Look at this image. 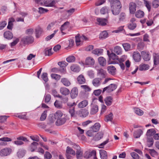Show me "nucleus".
I'll list each match as a JSON object with an SVG mask.
<instances>
[{"label":"nucleus","instance_id":"nucleus-32","mask_svg":"<svg viewBox=\"0 0 159 159\" xmlns=\"http://www.w3.org/2000/svg\"><path fill=\"white\" fill-rule=\"evenodd\" d=\"M101 80L100 78H96L94 79L92 81L93 85L95 87H98L101 84Z\"/></svg>","mask_w":159,"mask_h":159},{"label":"nucleus","instance_id":"nucleus-24","mask_svg":"<svg viewBox=\"0 0 159 159\" xmlns=\"http://www.w3.org/2000/svg\"><path fill=\"white\" fill-rule=\"evenodd\" d=\"M141 54L145 61H147L150 60V57L148 52H146L145 51H143L141 52Z\"/></svg>","mask_w":159,"mask_h":159},{"label":"nucleus","instance_id":"nucleus-15","mask_svg":"<svg viewBox=\"0 0 159 159\" xmlns=\"http://www.w3.org/2000/svg\"><path fill=\"white\" fill-rule=\"evenodd\" d=\"M136 4L134 3L131 2L130 3L129 10L130 13L132 14H134L136 11Z\"/></svg>","mask_w":159,"mask_h":159},{"label":"nucleus","instance_id":"nucleus-30","mask_svg":"<svg viewBox=\"0 0 159 159\" xmlns=\"http://www.w3.org/2000/svg\"><path fill=\"white\" fill-rule=\"evenodd\" d=\"M60 92L63 95H68L70 92V90L65 87H61L60 89Z\"/></svg>","mask_w":159,"mask_h":159},{"label":"nucleus","instance_id":"nucleus-42","mask_svg":"<svg viewBox=\"0 0 159 159\" xmlns=\"http://www.w3.org/2000/svg\"><path fill=\"white\" fill-rule=\"evenodd\" d=\"M66 152L68 154H71L74 156H75V151L69 146L67 147Z\"/></svg>","mask_w":159,"mask_h":159},{"label":"nucleus","instance_id":"nucleus-36","mask_svg":"<svg viewBox=\"0 0 159 159\" xmlns=\"http://www.w3.org/2000/svg\"><path fill=\"white\" fill-rule=\"evenodd\" d=\"M153 56L154 65H157L159 64V54L154 53Z\"/></svg>","mask_w":159,"mask_h":159},{"label":"nucleus","instance_id":"nucleus-20","mask_svg":"<svg viewBox=\"0 0 159 159\" xmlns=\"http://www.w3.org/2000/svg\"><path fill=\"white\" fill-rule=\"evenodd\" d=\"M78 90L76 88H74L71 90L70 93L71 97L73 99L75 98L78 95Z\"/></svg>","mask_w":159,"mask_h":159},{"label":"nucleus","instance_id":"nucleus-3","mask_svg":"<svg viewBox=\"0 0 159 159\" xmlns=\"http://www.w3.org/2000/svg\"><path fill=\"white\" fill-rule=\"evenodd\" d=\"M117 87V85L114 84H111L109 86L104 88L102 92L103 93L105 91H106L107 93H111L116 89Z\"/></svg>","mask_w":159,"mask_h":159},{"label":"nucleus","instance_id":"nucleus-62","mask_svg":"<svg viewBox=\"0 0 159 159\" xmlns=\"http://www.w3.org/2000/svg\"><path fill=\"white\" fill-rule=\"evenodd\" d=\"M81 88L85 91H89L91 89L87 85H82L80 86Z\"/></svg>","mask_w":159,"mask_h":159},{"label":"nucleus","instance_id":"nucleus-49","mask_svg":"<svg viewBox=\"0 0 159 159\" xmlns=\"http://www.w3.org/2000/svg\"><path fill=\"white\" fill-rule=\"evenodd\" d=\"M64 115L62 112L60 111H57L55 114V116L56 119H58L59 118L62 117Z\"/></svg>","mask_w":159,"mask_h":159},{"label":"nucleus","instance_id":"nucleus-29","mask_svg":"<svg viewBox=\"0 0 159 159\" xmlns=\"http://www.w3.org/2000/svg\"><path fill=\"white\" fill-rule=\"evenodd\" d=\"M3 35L4 37L8 39H11L13 37L12 34L9 31L5 32L4 33Z\"/></svg>","mask_w":159,"mask_h":159},{"label":"nucleus","instance_id":"nucleus-28","mask_svg":"<svg viewBox=\"0 0 159 159\" xmlns=\"http://www.w3.org/2000/svg\"><path fill=\"white\" fill-rule=\"evenodd\" d=\"M98 63L99 64L102 66H105L106 64V60L103 57H98Z\"/></svg>","mask_w":159,"mask_h":159},{"label":"nucleus","instance_id":"nucleus-31","mask_svg":"<svg viewBox=\"0 0 159 159\" xmlns=\"http://www.w3.org/2000/svg\"><path fill=\"white\" fill-rule=\"evenodd\" d=\"M61 82L66 86H69L71 84L70 81L67 79L65 78H62L61 80Z\"/></svg>","mask_w":159,"mask_h":159},{"label":"nucleus","instance_id":"nucleus-64","mask_svg":"<svg viewBox=\"0 0 159 159\" xmlns=\"http://www.w3.org/2000/svg\"><path fill=\"white\" fill-rule=\"evenodd\" d=\"M152 4L154 8H157L159 6V1L157 0H154L153 1Z\"/></svg>","mask_w":159,"mask_h":159},{"label":"nucleus","instance_id":"nucleus-23","mask_svg":"<svg viewBox=\"0 0 159 159\" xmlns=\"http://www.w3.org/2000/svg\"><path fill=\"white\" fill-rule=\"evenodd\" d=\"M100 157L101 159H107V154L106 151L104 150H100L99 151Z\"/></svg>","mask_w":159,"mask_h":159},{"label":"nucleus","instance_id":"nucleus-19","mask_svg":"<svg viewBox=\"0 0 159 159\" xmlns=\"http://www.w3.org/2000/svg\"><path fill=\"white\" fill-rule=\"evenodd\" d=\"M104 101L107 106H110L112 103L113 98L111 96H107L104 99Z\"/></svg>","mask_w":159,"mask_h":159},{"label":"nucleus","instance_id":"nucleus-43","mask_svg":"<svg viewBox=\"0 0 159 159\" xmlns=\"http://www.w3.org/2000/svg\"><path fill=\"white\" fill-rule=\"evenodd\" d=\"M156 133V131L154 129H150L147 130L146 135L148 136H153Z\"/></svg>","mask_w":159,"mask_h":159},{"label":"nucleus","instance_id":"nucleus-40","mask_svg":"<svg viewBox=\"0 0 159 159\" xmlns=\"http://www.w3.org/2000/svg\"><path fill=\"white\" fill-rule=\"evenodd\" d=\"M103 50L102 49H96L93 50L92 52L93 53L98 56L101 55L103 53Z\"/></svg>","mask_w":159,"mask_h":159},{"label":"nucleus","instance_id":"nucleus-55","mask_svg":"<svg viewBox=\"0 0 159 159\" xmlns=\"http://www.w3.org/2000/svg\"><path fill=\"white\" fill-rule=\"evenodd\" d=\"M144 46L145 44L143 42H141L138 43L137 48L139 50L141 51L143 49Z\"/></svg>","mask_w":159,"mask_h":159},{"label":"nucleus","instance_id":"nucleus-39","mask_svg":"<svg viewBox=\"0 0 159 159\" xmlns=\"http://www.w3.org/2000/svg\"><path fill=\"white\" fill-rule=\"evenodd\" d=\"M88 104V102L87 100H85L80 102L78 105L79 108H83L86 107Z\"/></svg>","mask_w":159,"mask_h":159},{"label":"nucleus","instance_id":"nucleus-10","mask_svg":"<svg viewBox=\"0 0 159 159\" xmlns=\"http://www.w3.org/2000/svg\"><path fill=\"white\" fill-rule=\"evenodd\" d=\"M107 73L106 71L102 68L97 70V75L102 78H105L107 76Z\"/></svg>","mask_w":159,"mask_h":159},{"label":"nucleus","instance_id":"nucleus-8","mask_svg":"<svg viewBox=\"0 0 159 159\" xmlns=\"http://www.w3.org/2000/svg\"><path fill=\"white\" fill-rule=\"evenodd\" d=\"M11 152V149L9 148H3L0 151V156L3 157L9 155Z\"/></svg>","mask_w":159,"mask_h":159},{"label":"nucleus","instance_id":"nucleus-54","mask_svg":"<svg viewBox=\"0 0 159 159\" xmlns=\"http://www.w3.org/2000/svg\"><path fill=\"white\" fill-rule=\"evenodd\" d=\"M51 76L52 79L57 81L59 80L61 78V76L60 75L55 74H52L51 75Z\"/></svg>","mask_w":159,"mask_h":159},{"label":"nucleus","instance_id":"nucleus-35","mask_svg":"<svg viewBox=\"0 0 159 159\" xmlns=\"http://www.w3.org/2000/svg\"><path fill=\"white\" fill-rule=\"evenodd\" d=\"M38 144V143L35 142H34L31 144L30 146V148L31 152L34 151L37 148V146Z\"/></svg>","mask_w":159,"mask_h":159},{"label":"nucleus","instance_id":"nucleus-25","mask_svg":"<svg viewBox=\"0 0 159 159\" xmlns=\"http://www.w3.org/2000/svg\"><path fill=\"white\" fill-rule=\"evenodd\" d=\"M107 69L109 73L113 75L115 74L116 69L114 66H108Z\"/></svg>","mask_w":159,"mask_h":159},{"label":"nucleus","instance_id":"nucleus-45","mask_svg":"<svg viewBox=\"0 0 159 159\" xmlns=\"http://www.w3.org/2000/svg\"><path fill=\"white\" fill-rule=\"evenodd\" d=\"M103 136V134L101 132L97 133L94 137V139L95 141H98L101 139Z\"/></svg>","mask_w":159,"mask_h":159},{"label":"nucleus","instance_id":"nucleus-60","mask_svg":"<svg viewBox=\"0 0 159 159\" xmlns=\"http://www.w3.org/2000/svg\"><path fill=\"white\" fill-rule=\"evenodd\" d=\"M45 53L46 55L49 56L52 54V48H47L45 50Z\"/></svg>","mask_w":159,"mask_h":159},{"label":"nucleus","instance_id":"nucleus-48","mask_svg":"<svg viewBox=\"0 0 159 159\" xmlns=\"http://www.w3.org/2000/svg\"><path fill=\"white\" fill-rule=\"evenodd\" d=\"M122 45L124 49L126 51H128L130 50L131 46L129 43H124L122 44Z\"/></svg>","mask_w":159,"mask_h":159},{"label":"nucleus","instance_id":"nucleus-38","mask_svg":"<svg viewBox=\"0 0 159 159\" xmlns=\"http://www.w3.org/2000/svg\"><path fill=\"white\" fill-rule=\"evenodd\" d=\"M149 66L148 65L143 64L139 65V69L140 70L143 71L148 70L149 69Z\"/></svg>","mask_w":159,"mask_h":159},{"label":"nucleus","instance_id":"nucleus-50","mask_svg":"<svg viewBox=\"0 0 159 159\" xmlns=\"http://www.w3.org/2000/svg\"><path fill=\"white\" fill-rule=\"evenodd\" d=\"M134 109L135 113L139 116H142L143 114V111L138 108H135Z\"/></svg>","mask_w":159,"mask_h":159},{"label":"nucleus","instance_id":"nucleus-5","mask_svg":"<svg viewBox=\"0 0 159 159\" xmlns=\"http://www.w3.org/2000/svg\"><path fill=\"white\" fill-rule=\"evenodd\" d=\"M75 43L77 46H78L82 43L84 40H86L87 39L84 35L80 36L79 34L75 36Z\"/></svg>","mask_w":159,"mask_h":159},{"label":"nucleus","instance_id":"nucleus-18","mask_svg":"<svg viewBox=\"0 0 159 159\" xmlns=\"http://www.w3.org/2000/svg\"><path fill=\"white\" fill-rule=\"evenodd\" d=\"M98 110V107L96 104H92L90 113L92 115L94 114L97 113Z\"/></svg>","mask_w":159,"mask_h":159},{"label":"nucleus","instance_id":"nucleus-26","mask_svg":"<svg viewBox=\"0 0 159 159\" xmlns=\"http://www.w3.org/2000/svg\"><path fill=\"white\" fill-rule=\"evenodd\" d=\"M113 51L115 53L118 55L121 54L122 52L121 48L118 46H116L114 47Z\"/></svg>","mask_w":159,"mask_h":159},{"label":"nucleus","instance_id":"nucleus-13","mask_svg":"<svg viewBox=\"0 0 159 159\" xmlns=\"http://www.w3.org/2000/svg\"><path fill=\"white\" fill-rule=\"evenodd\" d=\"M95 63V61L93 58L90 57L86 58L85 61V64L86 65L93 66Z\"/></svg>","mask_w":159,"mask_h":159},{"label":"nucleus","instance_id":"nucleus-47","mask_svg":"<svg viewBox=\"0 0 159 159\" xmlns=\"http://www.w3.org/2000/svg\"><path fill=\"white\" fill-rule=\"evenodd\" d=\"M144 3L147 8L149 12L150 11L151 9V3L150 2L146 0H143Z\"/></svg>","mask_w":159,"mask_h":159},{"label":"nucleus","instance_id":"nucleus-17","mask_svg":"<svg viewBox=\"0 0 159 159\" xmlns=\"http://www.w3.org/2000/svg\"><path fill=\"white\" fill-rule=\"evenodd\" d=\"M77 80L78 83L80 84H84L86 82L85 79L82 75H80L78 77Z\"/></svg>","mask_w":159,"mask_h":159},{"label":"nucleus","instance_id":"nucleus-22","mask_svg":"<svg viewBox=\"0 0 159 159\" xmlns=\"http://www.w3.org/2000/svg\"><path fill=\"white\" fill-rule=\"evenodd\" d=\"M143 131L141 129H139L135 131L133 133V136L135 138H139L142 134Z\"/></svg>","mask_w":159,"mask_h":159},{"label":"nucleus","instance_id":"nucleus-11","mask_svg":"<svg viewBox=\"0 0 159 159\" xmlns=\"http://www.w3.org/2000/svg\"><path fill=\"white\" fill-rule=\"evenodd\" d=\"M74 147L77 150L76 151L77 158L78 159H80L83 155V152L80 149V148L77 145H75Z\"/></svg>","mask_w":159,"mask_h":159},{"label":"nucleus","instance_id":"nucleus-7","mask_svg":"<svg viewBox=\"0 0 159 159\" xmlns=\"http://www.w3.org/2000/svg\"><path fill=\"white\" fill-rule=\"evenodd\" d=\"M135 18H132L131 19L129 23L127 25V27L129 29L133 30L136 28L137 24L135 22Z\"/></svg>","mask_w":159,"mask_h":159},{"label":"nucleus","instance_id":"nucleus-12","mask_svg":"<svg viewBox=\"0 0 159 159\" xmlns=\"http://www.w3.org/2000/svg\"><path fill=\"white\" fill-rule=\"evenodd\" d=\"M12 139L7 137H4L0 138V141H1L0 142V145L1 146H5L7 145V142H11Z\"/></svg>","mask_w":159,"mask_h":159},{"label":"nucleus","instance_id":"nucleus-4","mask_svg":"<svg viewBox=\"0 0 159 159\" xmlns=\"http://www.w3.org/2000/svg\"><path fill=\"white\" fill-rule=\"evenodd\" d=\"M41 4L47 7H55V2L53 0H42Z\"/></svg>","mask_w":159,"mask_h":159},{"label":"nucleus","instance_id":"nucleus-33","mask_svg":"<svg viewBox=\"0 0 159 159\" xmlns=\"http://www.w3.org/2000/svg\"><path fill=\"white\" fill-rule=\"evenodd\" d=\"M100 126L101 125L99 123H96L92 127H91V128L94 132H97L99 130Z\"/></svg>","mask_w":159,"mask_h":159},{"label":"nucleus","instance_id":"nucleus-27","mask_svg":"<svg viewBox=\"0 0 159 159\" xmlns=\"http://www.w3.org/2000/svg\"><path fill=\"white\" fill-rule=\"evenodd\" d=\"M97 20L98 23V24L101 25H105L107 24V20L105 18H98Z\"/></svg>","mask_w":159,"mask_h":159},{"label":"nucleus","instance_id":"nucleus-58","mask_svg":"<svg viewBox=\"0 0 159 159\" xmlns=\"http://www.w3.org/2000/svg\"><path fill=\"white\" fill-rule=\"evenodd\" d=\"M39 12L40 14H44L48 11V10L43 7H40L39 8Z\"/></svg>","mask_w":159,"mask_h":159},{"label":"nucleus","instance_id":"nucleus-41","mask_svg":"<svg viewBox=\"0 0 159 159\" xmlns=\"http://www.w3.org/2000/svg\"><path fill=\"white\" fill-rule=\"evenodd\" d=\"M110 11L109 8L107 7H104L101 9L100 13L101 14H104L106 13L108 14Z\"/></svg>","mask_w":159,"mask_h":159},{"label":"nucleus","instance_id":"nucleus-56","mask_svg":"<svg viewBox=\"0 0 159 159\" xmlns=\"http://www.w3.org/2000/svg\"><path fill=\"white\" fill-rule=\"evenodd\" d=\"M47 111L46 110L44 111L42 113L40 118V120L41 121L44 120L46 119L47 115Z\"/></svg>","mask_w":159,"mask_h":159},{"label":"nucleus","instance_id":"nucleus-2","mask_svg":"<svg viewBox=\"0 0 159 159\" xmlns=\"http://www.w3.org/2000/svg\"><path fill=\"white\" fill-rule=\"evenodd\" d=\"M16 139L17 140L14 141L13 143L14 144L17 146H20L24 144V143L22 141L24 142L29 141L26 138L22 136L18 137Z\"/></svg>","mask_w":159,"mask_h":159},{"label":"nucleus","instance_id":"nucleus-16","mask_svg":"<svg viewBox=\"0 0 159 159\" xmlns=\"http://www.w3.org/2000/svg\"><path fill=\"white\" fill-rule=\"evenodd\" d=\"M133 57L134 60L136 62H139L141 60V55L138 52H134L133 53Z\"/></svg>","mask_w":159,"mask_h":159},{"label":"nucleus","instance_id":"nucleus-59","mask_svg":"<svg viewBox=\"0 0 159 159\" xmlns=\"http://www.w3.org/2000/svg\"><path fill=\"white\" fill-rule=\"evenodd\" d=\"M148 151L151 155L153 157H155L157 155V152L153 149H149Z\"/></svg>","mask_w":159,"mask_h":159},{"label":"nucleus","instance_id":"nucleus-6","mask_svg":"<svg viewBox=\"0 0 159 159\" xmlns=\"http://www.w3.org/2000/svg\"><path fill=\"white\" fill-rule=\"evenodd\" d=\"M34 41L33 38L31 36H26L23 37L21 42L24 44H28L32 43Z\"/></svg>","mask_w":159,"mask_h":159},{"label":"nucleus","instance_id":"nucleus-53","mask_svg":"<svg viewBox=\"0 0 159 159\" xmlns=\"http://www.w3.org/2000/svg\"><path fill=\"white\" fill-rule=\"evenodd\" d=\"M113 115L112 113H110L109 115L106 116L105 121L106 122L111 121L113 119Z\"/></svg>","mask_w":159,"mask_h":159},{"label":"nucleus","instance_id":"nucleus-51","mask_svg":"<svg viewBox=\"0 0 159 159\" xmlns=\"http://www.w3.org/2000/svg\"><path fill=\"white\" fill-rule=\"evenodd\" d=\"M75 60V58L73 56H70L66 58V61L69 63L74 62Z\"/></svg>","mask_w":159,"mask_h":159},{"label":"nucleus","instance_id":"nucleus-1","mask_svg":"<svg viewBox=\"0 0 159 159\" xmlns=\"http://www.w3.org/2000/svg\"><path fill=\"white\" fill-rule=\"evenodd\" d=\"M111 3V7L112 14L114 15H118L121 7L120 1L118 0H112Z\"/></svg>","mask_w":159,"mask_h":159},{"label":"nucleus","instance_id":"nucleus-46","mask_svg":"<svg viewBox=\"0 0 159 159\" xmlns=\"http://www.w3.org/2000/svg\"><path fill=\"white\" fill-rule=\"evenodd\" d=\"M108 36V34L107 32L104 31L102 32L100 34L99 38L101 39H105Z\"/></svg>","mask_w":159,"mask_h":159},{"label":"nucleus","instance_id":"nucleus-34","mask_svg":"<svg viewBox=\"0 0 159 159\" xmlns=\"http://www.w3.org/2000/svg\"><path fill=\"white\" fill-rule=\"evenodd\" d=\"M144 12L141 10H138L135 13L136 17L139 18H143L144 16Z\"/></svg>","mask_w":159,"mask_h":159},{"label":"nucleus","instance_id":"nucleus-63","mask_svg":"<svg viewBox=\"0 0 159 159\" xmlns=\"http://www.w3.org/2000/svg\"><path fill=\"white\" fill-rule=\"evenodd\" d=\"M30 138L31 139L34 141L39 142V138L37 135L31 136H30Z\"/></svg>","mask_w":159,"mask_h":159},{"label":"nucleus","instance_id":"nucleus-57","mask_svg":"<svg viewBox=\"0 0 159 159\" xmlns=\"http://www.w3.org/2000/svg\"><path fill=\"white\" fill-rule=\"evenodd\" d=\"M51 99V96L50 94H47L45 95L44 99V101L46 103H48L50 101V100Z\"/></svg>","mask_w":159,"mask_h":159},{"label":"nucleus","instance_id":"nucleus-37","mask_svg":"<svg viewBox=\"0 0 159 159\" xmlns=\"http://www.w3.org/2000/svg\"><path fill=\"white\" fill-rule=\"evenodd\" d=\"M70 69L72 71L76 72H78L80 70V67L76 64L72 65L70 66Z\"/></svg>","mask_w":159,"mask_h":159},{"label":"nucleus","instance_id":"nucleus-61","mask_svg":"<svg viewBox=\"0 0 159 159\" xmlns=\"http://www.w3.org/2000/svg\"><path fill=\"white\" fill-rule=\"evenodd\" d=\"M47 75V74L46 73L44 72L43 73L42 75V79L45 82H47L48 80Z\"/></svg>","mask_w":159,"mask_h":159},{"label":"nucleus","instance_id":"nucleus-44","mask_svg":"<svg viewBox=\"0 0 159 159\" xmlns=\"http://www.w3.org/2000/svg\"><path fill=\"white\" fill-rule=\"evenodd\" d=\"M80 112V116L83 117H86L89 114L88 111L85 109L82 110Z\"/></svg>","mask_w":159,"mask_h":159},{"label":"nucleus","instance_id":"nucleus-52","mask_svg":"<svg viewBox=\"0 0 159 159\" xmlns=\"http://www.w3.org/2000/svg\"><path fill=\"white\" fill-rule=\"evenodd\" d=\"M55 107L58 109H61L62 108V104L58 101L56 100L54 103Z\"/></svg>","mask_w":159,"mask_h":159},{"label":"nucleus","instance_id":"nucleus-14","mask_svg":"<svg viewBox=\"0 0 159 159\" xmlns=\"http://www.w3.org/2000/svg\"><path fill=\"white\" fill-rule=\"evenodd\" d=\"M69 25V22L66 21L64 23V24L61 26L60 28V30L61 31V33L63 35L66 34V33L64 32L63 31H65L68 28Z\"/></svg>","mask_w":159,"mask_h":159},{"label":"nucleus","instance_id":"nucleus-21","mask_svg":"<svg viewBox=\"0 0 159 159\" xmlns=\"http://www.w3.org/2000/svg\"><path fill=\"white\" fill-rule=\"evenodd\" d=\"M107 54L108 55L109 58L110 60H117L118 59V57L116 55L115 53L113 52L111 53L110 52L107 50Z\"/></svg>","mask_w":159,"mask_h":159},{"label":"nucleus","instance_id":"nucleus-9","mask_svg":"<svg viewBox=\"0 0 159 159\" xmlns=\"http://www.w3.org/2000/svg\"><path fill=\"white\" fill-rule=\"evenodd\" d=\"M66 121V117L65 115L62 117L57 119L56 124L57 126H60L64 124Z\"/></svg>","mask_w":159,"mask_h":159}]
</instances>
